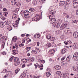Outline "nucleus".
I'll use <instances>...</instances> for the list:
<instances>
[{"instance_id":"1","label":"nucleus","mask_w":78,"mask_h":78,"mask_svg":"<svg viewBox=\"0 0 78 78\" xmlns=\"http://www.w3.org/2000/svg\"><path fill=\"white\" fill-rule=\"evenodd\" d=\"M62 22V20H59L58 21V23H54L53 26L55 27H56V28H59V27H60V25H61V23Z\"/></svg>"},{"instance_id":"2","label":"nucleus","mask_w":78,"mask_h":78,"mask_svg":"<svg viewBox=\"0 0 78 78\" xmlns=\"http://www.w3.org/2000/svg\"><path fill=\"white\" fill-rule=\"evenodd\" d=\"M61 78H69V74L67 73H62L60 76Z\"/></svg>"},{"instance_id":"3","label":"nucleus","mask_w":78,"mask_h":78,"mask_svg":"<svg viewBox=\"0 0 78 78\" xmlns=\"http://www.w3.org/2000/svg\"><path fill=\"white\" fill-rule=\"evenodd\" d=\"M24 15L26 18H29V14H30V12L28 11H25L24 12Z\"/></svg>"},{"instance_id":"4","label":"nucleus","mask_w":78,"mask_h":78,"mask_svg":"<svg viewBox=\"0 0 78 78\" xmlns=\"http://www.w3.org/2000/svg\"><path fill=\"white\" fill-rule=\"evenodd\" d=\"M56 22V19L52 18V19L50 20V22L51 23H52V25H53L54 23H55V22Z\"/></svg>"},{"instance_id":"5","label":"nucleus","mask_w":78,"mask_h":78,"mask_svg":"<svg viewBox=\"0 0 78 78\" xmlns=\"http://www.w3.org/2000/svg\"><path fill=\"white\" fill-rule=\"evenodd\" d=\"M73 8H77L78 7V2H76L75 3H73Z\"/></svg>"},{"instance_id":"6","label":"nucleus","mask_w":78,"mask_h":78,"mask_svg":"<svg viewBox=\"0 0 78 78\" xmlns=\"http://www.w3.org/2000/svg\"><path fill=\"white\" fill-rule=\"evenodd\" d=\"M16 3H17V1L16 0H12L11 4H12V5H15Z\"/></svg>"},{"instance_id":"7","label":"nucleus","mask_w":78,"mask_h":78,"mask_svg":"<svg viewBox=\"0 0 78 78\" xmlns=\"http://www.w3.org/2000/svg\"><path fill=\"white\" fill-rule=\"evenodd\" d=\"M67 24H63L62 25L60 28V30H63V29H64L66 27V25Z\"/></svg>"},{"instance_id":"8","label":"nucleus","mask_w":78,"mask_h":78,"mask_svg":"<svg viewBox=\"0 0 78 78\" xmlns=\"http://www.w3.org/2000/svg\"><path fill=\"white\" fill-rule=\"evenodd\" d=\"M73 36L75 38H77L78 37V32H75L73 34Z\"/></svg>"},{"instance_id":"9","label":"nucleus","mask_w":78,"mask_h":78,"mask_svg":"<svg viewBox=\"0 0 78 78\" xmlns=\"http://www.w3.org/2000/svg\"><path fill=\"white\" fill-rule=\"evenodd\" d=\"M49 54L51 55L53 54L54 53H55V50L54 49H51V50H49Z\"/></svg>"},{"instance_id":"10","label":"nucleus","mask_w":78,"mask_h":78,"mask_svg":"<svg viewBox=\"0 0 78 78\" xmlns=\"http://www.w3.org/2000/svg\"><path fill=\"white\" fill-rule=\"evenodd\" d=\"M38 0H33L32 2V4L34 5H37V1Z\"/></svg>"},{"instance_id":"11","label":"nucleus","mask_w":78,"mask_h":78,"mask_svg":"<svg viewBox=\"0 0 78 78\" xmlns=\"http://www.w3.org/2000/svg\"><path fill=\"white\" fill-rule=\"evenodd\" d=\"M0 27L1 28H3L5 27V24L3 22H0Z\"/></svg>"},{"instance_id":"12","label":"nucleus","mask_w":78,"mask_h":78,"mask_svg":"<svg viewBox=\"0 0 78 78\" xmlns=\"http://www.w3.org/2000/svg\"><path fill=\"white\" fill-rule=\"evenodd\" d=\"M46 38L47 39H48V40H50L51 38V35L49 34L48 35H47L46 36Z\"/></svg>"},{"instance_id":"13","label":"nucleus","mask_w":78,"mask_h":78,"mask_svg":"<svg viewBox=\"0 0 78 78\" xmlns=\"http://www.w3.org/2000/svg\"><path fill=\"white\" fill-rule=\"evenodd\" d=\"M14 62H17L18 61H19V59L17 57H14Z\"/></svg>"},{"instance_id":"14","label":"nucleus","mask_w":78,"mask_h":78,"mask_svg":"<svg viewBox=\"0 0 78 78\" xmlns=\"http://www.w3.org/2000/svg\"><path fill=\"white\" fill-rule=\"evenodd\" d=\"M7 28L9 31H11V30H12V28L11 27V26H8L7 27Z\"/></svg>"},{"instance_id":"15","label":"nucleus","mask_w":78,"mask_h":78,"mask_svg":"<svg viewBox=\"0 0 78 78\" xmlns=\"http://www.w3.org/2000/svg\"><path fill=\"white\" fill-rule=\"evenodd\" d=\"M65 65H66V62L65 61L62 62L61 63V66H65Z\"/></svg>"},{"instance_id":"16","label":"nucleus","mask_w":78,"mask_h":78,"mask_svg":"<svg viewBox=\"0 0 78 78\" xmlns=\"http://www.w3.org/2000/svg\"><path fill=\"white\" fill-rule=\"evenodd\" d=\"M61 66H56L55 67V68L57 70H60V69L61 68Z\"/></svg>"},{"instance_id":"17","label":"nucleus","mask_w":78,"mask_h":78,"mask_svg":"<svg viewBox=\"0 0 78 78\" xmlns=\"http://www.w3.org/2000/svg\"><path fill=\"white\" fill-rule=\"evenodd\" d=\"M73 69L75 71H77V70H78V67L74 66L73 67Z\"/></svg>"},{"instance_id":"18","label":"nucleus","mask_w":78,"mask_h":78,"mask_svg":"<svg viewBox=\"0 0 78 78\" xmlns=\"http://www.w3.org/2000/svg\"><path fill=\"white\" fill-rule=\"evenodd\" d=\"M20 64V61H19L16 62H15L14 64L15 66H18V65H19Z\"/></svg>"},{"instance_id":"19","label":"nucleus","mask_w":78,"mask_h":78,"mask_svg":"<svg viewBox=\"0 0 78 78\" xmlns=\"http://www.w3.org/2000/svg\"><path fill=\"white\" fill-rule=\"evenodd\" d=\"M34 37H35V38H39V37H40V34H35Z\"/></svg>"},{"instance_id":"20","label":"nucleus","mask_w":78,"mask_h":78,"mask_svg":"<svg viewBox=\"0 0 78 78\" xmlns=\"http://www.w3.org/2000/svg\"><path fill=\"white\" fill-rule=\"evenodd\" d=\"M29 61H34V58H29Z\"/></svg>"},{"instance_id":"21","label":"nucleus","mask_w":78,"mask_h":78,"mask_svg":"<svg viewBox=\"0 0 78 78\" xmlns=\"http://www.w3.org/2000/svg\"><path fill=\"white\" fill-rule=\"evenodd\" d=\"M65 1H61L60 3V5H61V6H63L64 4H65Z\"/></svg>"},{"instance_id":"22","label":"nucleus","mask_w":78,"mask_h":78,"mask_svg":"<svg viewBox=\"0 0 78 78\" xmlns=\"http://www.w3.org/2000/svg\"><path fill=\"white\" fill-rule=\"evenodd\" d=\"M17 17V16L16 14H14L12 17V18L13 19H16Z\"/></svg>"},{"instance_id":"23","label":"nucleus","mask_w":78,"mask_h":78,"mask_svg":"<svg viewBox=\"0 0 78 78\" xmlns=\"http://www.w3.org/2000/svg\"><path fill=\"white\" fill-rule=\"evenodd\" d=\"M78 52H76L74 54L73 57V59H75V56H78Z\"/></svg>"},{"instance_id":"24","label":"nucleus","mask_w":78,"mask_h":78,"mask_svg":"<svg viewBox=\"0 0 78 78\" xmlns=\"http://www.w3.org/2000/svg\"><path fill=\"white\" fill-rule=\"evenodd\" d=\"M66 50H64V49H62L61 50V53H62V54H64L66 53Z\"/></svg>"},{"instance_id":"25","label":"nucleus","mask_w":78,"mask_h":78,"mask_svg":"<svg viewBox=\"0 0 78 78\" xmlns=\"http://www.w3.org/2000/svg\"><path fill=\"white\" fill-rule=\"evenodd\" d=\"M50 75H51V73H50L48 72H47L46 73V76H47L48 77H49V76H50Z\"/></svg>"},{"instance_id":"26","label":"nucleus","mask_w":78,"mask_h":78,"mask_svg":"<svg viewBox=\"0 0 78 78\" xmlns=\"http://www.w3.org/2000/svg\"><path fill=\"white\" fill-rule=\"evenodd\" d=\"M19 21H16L15 22V23H16V24H13L12 25H13V27H16V26L17 25V24H19V23H18Z\"/></svg>"},{"instance_id":"27","label":"nucleus","mask_w":78,"mask_h":78,"mask_svg":"<svg viewBox=\"0 0 78 78\" xmlns=\"http://www.w3.org/2000/svg\"><path fill=\"white\" fill-rule=\"evenodd\" d=\"M19 10V9H16L14 11V12L15 14L17 13Z\"/></svg>"},{"instance_id":"28","label":"nucleus","mask_w":78,"mask_h":78,"mask_svg":"<svg viewBox=\"0 0 78 78\" xmlns=\"http://www.w3.org/2000/svg\"><path fill=\"white\" fill-rule=\"evenodd\" d=\"M12 41L13 42H16V41H17V38H15L14 37H13L12 38Z\"/></svg>"},{"instance_id":"29","label":"nucleus","mask_w":78,"mask_h":78,"mask_svg":"<svg viewBox=\"0 0 78 78\" xmlns=\"http://www.w3.org/2000/svg\"><path fill=\"white\" fill-rule=\"evenodd\" d=\"M56 74L58 75V76H60V75L61 74V72L60 71H58L56 72Z\"/></svg>"},{"instance_id":"30","label":"nucleus","mask_w":78,"mask_h":78,"mask_svg":"<svg viewBox=\"0 0 78 78\" xmlns=\"http://www.w3.org/2000/svg\"><path fill=\"white\" fill-rule=\"evenodd\" d=\"M5 41H3L2 43V47L4 48L5 47Z\"/></svg>"},{"instance_id":"31","label":"nucleus","mask_w":78,"mask_h":78,"mask_svg":"<svg viewBox=\"0 0 78 78\" xmlns=\"http://www.w3.org/2000/svg\"><path fill=\"white\" fill-rule=\"evenodd\" d=\"M71 60V58L69 56H68L66 58V61H68V62H70V61Z\"/></svg>"},{"instance_id":"32","label":"nucleus","mask_w":78,"mask_h":78,"mask_svg":"<svg viewBox=\"0 0 78 78\" xmlns=\"http://www.w3.org/2000/svg\"><path fill=\"white\" fill-rule=\"evenodd\" d=\"M20 78H27L26 77V76L25 75H21L20 76Z\"/></svg>"},{"instance_id":"33","label":"nucleus","mask_w":78,"mask_h":78,"mask_svg":"<svg viewBox=\"0 0 78 78\" xmlns=\"http://www.w3.org/2000/svg\"><path fill=\"white\" fill-rule=\"evenodd\" d=\"M35 9H33V8H30L29 9V11H31V12H34V11H35Z\"/></svg>"},{"instance_id":"34","label":"nucleus","mask_w":78,"mask_h":78,"mask_svg":"<svg viewBox=\"0 0 78 78\" xmlns=\"http://www.w3.org/2000/svg\"><path fill=\"white\" fill-rule=\"evenodd\" d=\"M49 13L50 14H53V13L52 12V10H51V9L50 8L49 9Z\"/></svg>"},{"instance_id":"35","label":"nucleus","mask_w":78,"mask_h":78,"mask_svg":"<svg viewBox=\"0 0 78 78\" xmlns=\"http://www.w3.org/2000/svg\"><path fill=\"white\" fill-rule=\"evenodd\" d=\"M66 3L67 5H69L70 3V0H67L66 1Z\"/></svg>"},{"instance_id":"36","label":"nucleus","mask_w":78,"mask_h":78,"mask_svg":"<svg viewBox=\"0 0 78 78\" xmlns=\"http://www.w3.org/2000/svg\"><path fill=\"white\" fill-rule=\"evenodd\" d=\"M75 61H78V55L77 56H75V58H74Z\"/></svg>"},{"instance_id":"37","label":"nucleus","mask_w":78,"mask_h":78,"mask_svg":"<svg viewBox=\"0 0 78 78\" xmlns=\"http://www.w3.org/2000/svg\"><path fill=\"white\" fill-rule=\"evenodd\" d=\"M31 53L34 54H36L37 53V52L34 50H33L31 51Z\"/></svg>"},{"instance_id":"38","label":"nucleus","mask_w":78,"mask_h":78,"mask_svg":"<svg viewBox=\"0 0 78 78\" xmlns=\"http://www.w3.org/2000/svg\"><path fill=\"white\" fill-rule=\"evenodd\" d=\"M8 75H9V73L8 72H7V74L5 75V76H4V78H5L8 77Z\"/></svg>"},{"instance_id":"39","label":"nucleus","mask_w":78,"mask_h":78,"mask_svg":"<svg viewBox=\"0 0 78 78\" xmlns=\"http://www.w3.org/2000/svg\"><path fill=\"white\" fill-rule=\"evenodd\" d=\"M20 71V69H17L15 71V72L16 73V74H17V73L19 72Z\"/></svg>"},{"instance_id":"40","label":"nucleus","mask_w":78,"mask_h":78,"mask_svg":"<svg viewBox=\"0 0 78 78\" xmlns=\"http://www.w3.org/2000/svg\"><path fill=\"white\" fill-rule=\"evenodd\" d=\"M68 30H69V29H66L65 30V33L66 34H68Z\"/></svg>"},{"instance_id":"41","label":"nucleus","mask_w":78,"mask_h":78,"mask_svg":"<svg viewBox=\"0 0 78 78\" xmlns=\"http://www.w3.org/2000/svg\"><path fill=\"white\" fill-rule=\"evenodd\" d=\"M13 51L15 54H18V51L16 50H13Z\"/></svg>"},{"instance_id":"42","label":"nucleus","mask_w":78,"mask_h":78,"mask_svg":"<svg viewBox=\"0 0 78 78\" xmlns=\"http://www.w3.org/2000/svg\"><path fill=\"white\" fill-rule=\"evenodd\" d=\"M47 45L48 47H51V43H48Z\"/></svg>"},{"instance_id":"43","label":"nucleus","mask_w":78,"mask_h":78,"mask_svg":"<svg viewBox=\"0 0 78 78\" xmlns=\"http://www.w3.org/2000/svg\"><path fill=\"white\" fill-rule=\"evenodd\" d=\"M40 62H41V63H43V64H44L45 62V61L44 60H40Z\"/></svg>"},{"instance_id":"44","label":"nucleus","mask_w":78,"mask_h":78,"mask_svg":"<svg viewBox=\"0 0 78 78\" xmlns=\"http://www.w3.org/2000/svg\"><path fill=\"white\" fill-rule=\"evenodd\" d=\"M21 5V4L20 3L18 2L17 4H16V6H17L19 7Z\"/></svg>"},{"instance_id":"45","label":"nucleus","mask_w":78,"mask_h":78,"mask_svg":"<svg viewBox=\"0 0 78 78\" xmlns=\"http://www.w3.org/2000/svg\"><path fill=\"white\" fill-rule=\"evenodd\" d=\"M49 19H52L53 18V16L50 15L49 17Z\"/></svg>"},{"instance_id":"46","label":"nucleus","mask_w":78,"mask_h":78,"mask_svg":"<svg viewBox=\"0 0 78 78\" xmlns=\"http://www.w3.org/2000/svg\"><path fill=\"white\" fill-rule=\"evenodd\" d=\"M65 59H66V57L64 56L61 59V61H64V60H65Z\"/></svg>"},{"instance_id":"47","label":"nucleus","mask_w":78,"mask_h":78,"mask_svg":"<svg viewBox=\"0 0 78 78\" xmlns=\"http://www.w3.org/2000/svg\"><path fill=\"white\" fill-rule=\"evenodd\" d=\"M24 59H23L21 60V61L23 62H27V61H25Z\"/></svg>"},{"instance_id":"48","label":"nucleus","mask_w":78,"mask_h":78,"mask_svg":"<svg viewBox=\"0 0 78 78\" xmlns=\"http://www.w3.org/2000/svg\"><path fill=\"white\" fill-rule=\"evenodd\" d=\"M1 19H2L3 20H5V18L4 17H3V16H1Z\"/></svg>"},{"instance_id":"49","label":"nucleus","mask_w":78,"mask_h":78,"mask_svg":"<svg viewBox=\"0 0 78 78\" xmlns=\"http://www.w3.org/2000/svg\"><path fill=\"white\" fill-rule=\"evenodd\" d=\"M7 71L6 69H5L2 72L3 73H5V72H6Z\"/></svg>"},{"instance_id":"50","label":"nucleus","mask_w":78,"mask_h":78,"mask_svg":"<svg viewBox=\"0 0 78 78\" xmlns=\"http://www.w3.org/2000/svg\"><path fill=\"white\" fill-rule=\"evenodd\" d=\"M35 19H36V18H33L32 19V20L33 21H36V20H35Z\"/></svg>"},{"instance_id":"51","label":"nucleus","mask_w":78,"mask_h":78,"mask_svg":"<svg viewBox=\"0 0 78 78\" xmlns=\"http://www.w3.org/2000/svg\"><path fill=\"white\" fill-rule=\"evenodd\" d=\"M45 1V0H40L39 2L44 3Z\"/></svg>"},{"instance_id":"52","label":"nucleus","mask_w":78,"mask_h":78,"mask_svg":"<svg viewBox=\"0 0 78 78\" xmlns=\"http://www.w3.org/2000/svg\"><path fill=\"white\" fill-rule=\"evenodd\" d=\"M13 59V58L12 57H11L10 58V59H9V61H12V60Z\"/></svg>"},{"instance_id":"53","label":"nucleus","mask_w":78,"mask_h":78,"mask_svg":"<svg viewBox=\"0 0 78 78\" xmlns=\"http://www.w3.org/2000/svg\"><path fill=\"white\" fill-rule=\"evenodd\" d=\"M5 25H9V23H8V21H7V22H5Z\"/></svg>"},{"instance_id":"54","label":"nucleus","mask_w":78,"mask_h":78,"mask_svg":"<svg viewBox=\"0 0 78 78\" xmlns=\"http://www.w3.org/2000/svg\"><path fill=\"white\" fill-rule=\"evenodd\" d=\"M67 24V25H66V27H67V25L68 24V22H66L64 23V25Z\"/></svg>"},{"instance_id":"55","label":"nucleus","mask_w":78,"mask_h":78,"mask_svg":"<svg viewBox=\"0 0 78 78\" xmlns=\"http://www.w3.org/2000/svg\"><path fill=\"white\" fill-rule=\"evenodd\" d=\"M38 67H39V68H40V67H43V65H39Z\"/></svg>"},{"instance_id":"56","label":"nucleus","mask_w":78,"mask_h":78,"mask_svg":"<svg viewBox=\"0 0 78 78\" xmlns=\"http://www.w3.org/2000/svg\"><path fill=\"white\" fill-rule=\"evenodd\" d=\"M20 47H22V46H24V44H20L19 45Z\"/></svg>"},{"instance_id":"57","label":"nucleus","mask_w":78,"mask_h":78,"mask_svg":"<svg viewBox=\"0 0 78 78\" xmlns=\"http://www.w3.org/2000/svg\"><path fill=\"white\" fill-rule=\"evenodd\" d=\"M36 17L37 19H39V15H36Z\"/></svg>"},{"instance_id":"58","label":"nucleus","mask_w":78,"mask_h":78,"mask_svg":"<svg viewBox=\"0 0 78 78\" xmlns=\"http://www.w3.org/2000/svg\"><path fill=\"white\" fill-rule=\"evenodd\" d=\"M25 36V35L24 34H23L21 35V37H24Z\"/></svg>"},{"instance_id":"59","label":"nucleus","mask_w":78,"mask_h":78,"mask_svg":"<svg viewBox=\"0 0 78 78\" xmlns=\"http://www.w3.org/2000/svg\"><path fill=\"white\" fill-rule=\"evenodd\" d=\"M4 11H7V9L6 8H4L3 9Z\"/></svg>"},{"instance_id":"60","label":"nucleus","mask_w":78,"mask_h":78,"mask_svg":"<svg viewBox=\"0 0 78 78\" xmlns=\"http://www.w3.org/2000/svg\"><path fill=\"white\" fill-rule=\"evenodd\" d=\"M68 44H72V42L69 41H68Z\"/></svg>"},{"instance_id":"61","label":"nucleus","mask_w":78,"mask_h":78,"mask_svg":"<svg viewBox=\"0 0 78 78\" xmlns=\"http://www.w3.org/2000/svg\"><path fill=\"white\" fill-rule=\"evenodd\" d=\"M25 64H23L22 66V67H23V68L25 67Z\"/></svg>"},{"instance_id":"62","label":"nucleus","mask_w":78,"mask_h":78,"mask_svg":"<svg viewBox=\"0 0 78 78\" xmlns=\"http://www.w3.org/2000/svg\"><path fill=\"white\" fill-rule=\"evenodd\" d=\"M64 43H65L66 45H67V44H68V42L64 41Z\"/></svg>"},{"instance_id":"63","label":"nucleus","mask_w":78,"mask_h":78,"mask_svg":"<svg viewBox=\"0 0 78 78\" xmlns=\"http://www.w3.org/2000/svg\"><path fill=\"white\" fill-rule=\"evenodd\" d=\"M52 14H55V10H52Z\"/></svg>"},{"instance_id":"64","label":"nucleus","mask_w":78,"mask_h":78,"mask_svg":"<svg viewBox=\"0 0 78 78\" xmlns=\"http://www.w3.org/2000/svg\"><path fill=\"white\" fill-rule=\"evenodd\" d=\"M78 10H76V15H78Z\"/></svg>"}]
</instances>
